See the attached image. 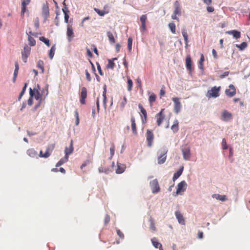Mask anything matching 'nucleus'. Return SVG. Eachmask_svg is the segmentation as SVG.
Listing matches in <instances>:
<instances>
[{
	"mask_svg": "<svg viewBox=\"0 0 250 250\" xmlns=\"http://www.w3.org/2000/svg\"><path fill=\"white\" fill-rule=\"evenodd\" d=\"M221 86H214L210 90H208L206 94V96L208 98H216L219 96L220 91L221 90Z\"/></svg>",
	"mask_w": 250,
	"mask_h": 250,
	"instance_id": "nucleus-1",
	"label": "nucleus"
},
{
	"mask_svg": "<svg viewBox=\"0 0 250 250\" xmlns=\"http://www.w3.org/2000/svg\"><path fill=\"white\" fill-rule=\"evenodd\" d=\"M150 187L152 192L154 194L157 193L160 191V188L157 179H154L150 182Z\"/></svg>",
	"mask_w": 250,
	"mask_h": 250,
	"instance_id": "nucleus-2",
	"label": "nucleus"
},
{
	"mask_svg": "<svg viewBox=\"0 0 250 250\" xmlns=\"http://www.w3.org/2000/svg\"><path fill=\"white\" fill-rule=\"evenodd\" d=\"M181 150L183 156V159L185 160H188L191 155L189 146H188L187 145H186L182 148Z\"/></svg>",
	"mask_w": 250,
	"mask_h": 250,
	"instance_id": "nucleus-3",
	"label": "nucleus"
},
{
	"mask_svg": "<svg viewBox=\"0 0 250 250\" xmlns=\"http://www.w3.org/2000/svg\"><path fill=\"white\" fill-rule=\"evenodd\" d=\"M179 100V98L178 97H173L172 99V101L174 103V111L176 114L180 112L182 107V105Z\"/></svg>",
	"mask_w": 250,
	"mask_h": 250,
	"instance_id": "nucleus-4",
	"label": "nucleus"
},
{
	"mask_svg": "<svg viewBox=\"0 0 250 250\" xmlns=\"http://www.w3.org/2000/svg\"><path fill=\"white\" fill-rule=\"evenodd\" d=\"M146 141L147 146L151 147L152 146L154 139V134L152 130L147 129L146 133Z\"/></svg>",
	"mask_w": 250,
	"mask_h": 250,
	"instance_id": "nucleus-5",
	"label": "nucleus"
},
{
	"mask_svg": "<svg viewBox=\"0 0 250 250\" xmlns=\"http://www.w3.org/2000/svg\"><path fill=\"white\" fill-rule=\"evenodd\" d=\"M229 87V89H226L225 90V94L228 96L232 97L234 96L236 94V89L235 86L232 84H230Z\"/></svg>",
	"mask_w": 250,
	"mask_h": 250,
	"instance_id": "nucleus-6",
	"label": "nucleus"
},
{
	"mask_svg": "<svg viewBox=\"0 0 250 250\" xmlns=\"http://www.w3.org/2000/svg\"><path fill=\"white\" fill-rule=\"evenodd\" d=\"M87 97V89L85 87L82 88V91L80 94V101L81 104H85V99Z\"/></svg>",
	"mask_w": 250,
	"mask_h": 250,
	"instance_id": "nucleus-7",
	"label": "nucleus"
},
{
	"mask_svg": "<svg viewBox=\"0 0 250 250\" xmlns=\"http://www.w3.org/2000/svg\"><path fill=\"white\" fill-rule=\"evenodd\" d=\"M186 68L189 73L192 71V60L191 57L189 55H187L186 59Z\"/></svg>",
	"mask_w": 250,
	"mask_h": 250,
	"instance_id": "nucleus-8",
	"label": "nucleus"
},
{
	"mask_svg": "<svg viewBox=\"0 0 250 250\" xmlns=\"http://www.w3.org/2000/svg\"><path fill=\"white\" fill-rule=\"evenodd\" d=\"M49 14V8L46 4H43L42 6V14L45 20H47Z\"/></svg>",
	"mask_w": 250,
	"mask_h": 250,
	"instance_id": "nucleus-9",
	"label": "nucleus"
},
{
	"mask_svg": "<svg viewBox=\"0 0 250 250\" xmlns=\"http://www.w3.org/2000/svg\"><path fill=\"white\" fill-rule=\"evenodd\" d=\"M187 188V184L185 181H182L180 182L177 185V190L179 192L185 191Z\"/></svg>",
	"mask_w": 250,
	"mask_h": 250,
	"instance_id": "nucleus-10",
	"label": "nucleus"
},
{
	"mask_svg": "<svg viewBox=\"0 0 250 250\" xmlns=\"http://www.w3.org/2000/svg\"><path fill=\"white\" fill-rule=\"evenodd\" d=\"M226 33L227 34L232 35L233 38H235V39H239L241 37L240 32L236 30L228 31H227Z\"/></svg>",
	"mask_w": 250,
	"mask_h": 250,
	"instance_id": "nucleus-11",
	"label": "nucleus"
},
{
	"mask_svg": "<svg viewBox=\"0 0 250 250\" xmlns=\"http://www.w3.org/2000/svg\"><path fill=\"white\" fill-rule=\"evenodd\" d=\"M153 246L156 249H159V250H164L162 244L158 242L156 238L154 237L151 239Z\"/></svg>",
	"mask_w": 250,
	"mask_h": 250,
	"instance_id": "nucleus-12",
	"label": "nucleus"
},
{
	"mask_svg": "<svg viewBox=\"0 0 250 250\" xmlns=\"http://www.w3.org/2000/svg\"><path fill=\"white\" fill-rule=\"evenodd\" d=\"M168 150L166 146H163L158 150L157 152V156L165 157L167 156Z\"/></svg>",
	"mask_w": 250,
	"mask_h": 250,
	"instance_id": "nucleus-13",
	"label": "nucleus"
},
{
	"mask_svg": "<svg viewBox=\"0 0 250 250\" xmlns=\"http://www.w3.org/2000/svg\"><path fill=\"white\" fill-rule=\"evenodd\" d=\"M174 13L175 14H177L178 16L181 15V9L180 7V3L178 1L176 0L174 4Z\"/></svg>",
	"mask_w": 250,
	"mask_h": 250,
	"instance_id": "nucleus-14",
	"label": "nucleus"
},
{
	"mask_svg": "<svg viewBox=\"0 0 250 250\" xmlns=\"http://www.w3.org/2000/svg\"><path fill=\"white\" fill-rule=\"evenodd\" d=\"M31 51V47L28 44H25L23 50L21 51V56H29Z\"/></svg>",
	"mask_w": 250,
	"mask_h": 250,
	"instance_id": "nucleus-15",
	"label": "nucleus"
},
{
	"mask_svg": "<svg viewBox=\"0 0 250 250\" xmlns=\"http://www.w3.org/2000/svg\"><path fill=\"white\" fill-rule=\"evenodd\" d=\"M175 214L178 222L181 225H185V220L183 215L178 211H175Z\"/></svg>",
	"mask_w": 250,
	"mask_h": 250,
	"instance_id": "nucleus-16",
	"label": "nucleus"
},
{
	"mask_svg": "<svg viewBox=\"0 0 250 250\" xmlns=\"http://www.w3.org/2000/svg\"><path fill=\"white\" fill-rule=\"evenodd\" d=\"M66 35L69 41L70 42L71 39L74 37V32L72 28L69 25H67Z\"/></svg>",
	"mask_w": 250,
	"mask_h": 250,
	"instance_id": "nucleus-17",
	"label": "nucleus"
},
{
	"mask_svg": "<svg viewBox=\"0 0 250 250\" xmlns=\"http://www.w3.org/2000/svg\"><path fill=\"white\" fill-rule=\"evenodd\" d=\"M29 98L27 100V104L29 106H31L33 104V97L34 96V93L31 87L29 88Z\"/></svg>",
	"mask_w": 250,
	"mask_h": 250,
	"instance_id": "nucleus-18",
	"label": "nucleus"
},
{
	"mask_svg": "<svg viewBox=\"0 0 250 250\" xmlns=\"http://www.w3.org/2000/svg\"><path fill=\"white\" fill-rule=\"evenodd\" d=\"M125 166L124 165H121V164L117 163V168L116 170V173L117 174H122L123 173L125 168Z\"/></svg>",
	"mask_w": 250,
	"mask_h": 250,
	"instance_id": "nucleus-19",
	"label": "nucleus"
},
{
	"mask_svg": "<svg viewBox=\"0 0 250 250\" xmlns=\"http://www.w3.org/2000/svg\"><path fill=\"white\" fill-rule=\"evenodd\" d=\"M181 31H182V34L184 39L185 43H186V45H188V33H187V29L185 26L183 27L182 28Z\"/></svg>",
	"mask_w": 250,
	"mask_h": 250,
	"instance_id": "nucleus-20",
	"label": "nucleus"
},
{
	"mask_svg": "<svg viewBox=\"0 0 250 250\" xmlns=\"http://www.w3.org/2000/svg\"><path fill=\"white\" fill-rule=\"evenodd\" d=\"M212 197L217 200L224 202L227 200L226 196L225 195H220L219 194H213Z\"/></svg>",
	"mask_w": 250,
	"mask_h": 250,
	"instance_id": "nucleus-21",
	"label": "nucleus"
},
{
	"mask_svg": "<svg viewBox=\"0 0 250 250\" xmlns=\"http://www.w3.org/2000/svg\"><path fill=\"white\" fill-rule=\"evenodd\" d=\"M131 128L132 130L134 135H136L137 133L136 125L135 124V119L133 116H132L131 118Z\"/></svg>",
	"mask_w": 250,
	"mask_h": 250,
	"instance_id": "nucleus-22",
	"label": "nucleus"
},
{
	"mask_svg": "<svg viewBox=\"0 0 250 250\" xmlns=\"http://www.w3.org/2000/svg\"><path fill=\"white\" fill-rule=\"evenodd\" d=\"M42 96H43L42 92H40V91H36V93H34V97H35V99L39 102L42 101Z\"/></svg>",
	"mask_w": 250,
	"mask_h": 250,
	"instance_id": "nucleus-23",
	"label": "nucleus"
},
{
	"mask_svg": "<svg viewBox=\"0 0 250 250\" xmlns=\"http://www.w3.org/2000/svg\"><path fill=\"white\" fill-rule=\"evenodd\" d=\"M54 148V146L53 145L48 146L46 149V151L44 153H43V156H41V157L47 158H48L50 155V153H49V151L50 149L52 150Z\"/></svg>",
	"mask_w": 250,
	"mask_h": 250,
	"instance_id": "nucleus-24",
	"label": "nucleus"
},
{
	"mask_svg": "<svg viewBox=\"0 0 250 250\" xmlns=\"http://www.w3.org/2000/svg\"><path fill=\"white\" fill-rule=\"evenodd\" d=\"M231 114L227 110H224L222 114V117L223 120H226L228 118H231Z\"/></svg>",
	"mask_w": 250,
	"mask_h": 250,
	"instance_id": "nucleus-25",
	"label": "nucleus"
},
{
	"mask_svg": "<svg viewBox=\"0 0 250 250\" xmlns=\"http://www.w3.org/2000/svg\"><path fill=\"white\" fill-rule=\"evenodd\" d=\"M178 124L179 123L178 120H175L173 122V125L171 127V129L174 133L177 132L179 130Z\"/></svg>",
	"mask_w": 250,
	"mask_h": 250,
	"instance_id": "nucleus-26",
	"label": "nucleus"
},
{
	"mask_svg": "<svg viewBox=\"0 0 250 250\" xmlns=\"http://www.w3.org/2000/svg\"><path fill=\"white\" fill-rule=\"evenodd\" d=\"M68 160V158L64 156L63 158L61 159L56 165V167H59L64 163L67 162Z\"/></svg>",
	"mask_w": 250,
	"mask_h": 250,
	"instance_id": "nucleus-27",
	"label": "nucleus"
},
{
	"mask_svg": "<svg viewBox=\"0 0 250 250\" xmlns=\"http://www.w3.org/2000/svg\"><path fill=\"white\" fill-rule=\"evenodd\" d=\"M74 148L72 146L65 147L64 150L65 156L68 158L69 155H70L73 151Z\"/></svg>",
	"mask_w": 250,
	"mask_h": 250,
	"instance_id": "nucleus-28",
	"label": "nucleus"
},
{
	"mask_svg": "<svg viewBox=\"0 0 250 250\" xmlns=\"http://www.w3.org/2000/svg\"><path fill=\"white\" fill-rule=\"evenodd\" d=\"M27 86V83H24V86H23L22 90L21 92V93L19 94V97H18V101H20L21 97L23 96V95L24 94L26 88Z\"/></svg>",
	"mask_w": 250,
	"mask_h": 250,
	"instance_id": "nucleus-29",
	"label": "nucleus"
},
{
	"mask_svg": "<svg viewBox=\"0 0 250 250\" xmlns=\"http://www.w3.org/2000/svg\"><path fill=\"white\" fill-rule=\"evenodd\" d=\"M27 154L30 157H34L37 155V152L33 148H30L27 150Z\"/></svg>",
	"mask_w": 250,
	"mask_h": 250,
	"instance_id": "nucleus-30",
	"label": "nucleus"
},
{
	"mask_svg": "<svg viewBox=\"0 0 250 250\" xmlns=\"http://www.w3.org/2000/svg\"><path fill=\"white\" fill-rule=\"evenodd\" d=\"M56 50V45L55 44H54L51 47L49 52V57L50 58V59H52L55 54V51Z\"/></svg>",
	"mask_w": 250,
	"mask_h": 250,
	"instance_id": "nucleus-31",
	"label": "nucleus"
},
{
	"mask_svg": "<svg viewBox=\"0 0 250 250\" xmlns=\"http://www.w3.org/2000/svg\"><path fill=\"white\" fill-rule=\"evenodd\" d=\"M107 36L108 37L109 42L113 44L115 42V40L114 39V36L111 32L108 31L107 32Z\"/></svg>",
	"mask_w": 250,
	"mask_h": 250,
	"instance_id": "nucleus-32",
	"label": "nucleus"
},
{
	"mask_svg": "<svg viewBox=\"0 0 250 250\" xmlns=\"http://www.w3.org/2000/svg\"><path fill=\"white\" fill-rule=\"evenodd\" d=\"M39 40L40 41L44 42V44L48 47H49L50 46V41L49 39L45 38L43 36H42L39 38Z\"/></svg>",
	"mask_w": 250,
	"mask_h": 250,
	"instance_id": "nucleus-33",
	"label": "nucleus"
},
{
	"mask_svg": "<svg viewBox=\"0 0 250 250\" xmlns=\"http://www.w3.org/2000/svg\"><path fill=\"white\" fill-rule=\"evenodd\" d=\"M94 10L100 16H104L105 14L108 13V11H104V10H101L97 8H94Z\"/></svg>",
	"mask_w": 250,
	"mask_h": 250,
	"instance_id": "nucleus-34",
	"label": "nucleus"
},
{
	"mask_svg": "<svg viewBox=\"0 0 250 250\" xmlns=\"http://www.w3.org/2000/svg\"><path fill=\"white\" fill-rule=\"evenodd\" d=\"M138 107H139V108L140 110V112H141V113L143 115L144 118H145V119L147 118V112H146V111L143 107L142 105H141V104H139V105H138Z\"/></svg>",
	"mask_w": 250,
	"mask_h": 250,
	"instance_id": "nucleus-35",
	"label": "nucleus"
},
{
	"mask_svg": "<svg viewBox=\"0 0 250 250\" xmlns=\"http://www.w3.org/2000/svg\"><path fill=\"white\" fill-rule=\"evenodd\" d=\"M236 47L241 51L244 50L247 46V43L245 42H242L240 44H236Z\"/></svg>",
	"mask_w": 250,
	"mask_h": 250,
	"instance_id": "nucleus-36",
	"label": "nucleus"
},
{
	"mask_svg": "<svg viewBox=\"0 0 250 250\" xmlns=\"http://www.w3.org/2000/svg\"><path fill=\"white\" fill-rule=\"evenodd\" d=\"M28 40L29 46H34L36 45V41L32 36H28Z\"/></svg>",
	"mask_w": 250,
	"mask_h": 250,
	"instance_id": "nucleus-37",
	"label": "nucleus"
},
{
	"mask_svg": "<svg viewBox=\"0 0 250 250\" xmlns=\"http://www.w3.org/2000/svg\"><path fill=\"white\" fill-rule=\"evenodd\" d=\"M168 27L172 33H175L176 27L174 22H171L168 24Z\"/></svg>",
	"mask_w": 250,
	"mask_h": 250,
	"instance_id": "nucleus-38",
	"label": "nucleus"
},
{
	"mask_svg": "<svg viewBox=\"0 0 250 250\" xmlns=\"http://www.w3.org/2000/svg\"><path fill=\"white\" fill-rule=\"evenodd\" d=\"M149 221L150 222V229L155 231L156 230V227H155V223L154 222L153 219L151 217H150L149 219Z\"/></svg>",
	"mask_w": 250,
	"mask_h": 250,
	"instance_id": "nucleus-39",
	"label": "nucleus"
},
{
	"mask_svg": "<svg viewBox=\"0 0 250 250\" xmlns=\"http://www.w3.org/2000/svg\"><path fill=\"white\" fill-rule=\"evenodd\" d=\"M158 157V164L159 165L163 164L166 161L167 156L161 157V156H157Z\"/></svg>",
	"mask_w": 250,
	"mask_h": 250,
	"instance_id": "nucleus-40",
	"label": "nucleus"
},
{
	"mask_svg": "<svg viewBox=\"0 0 250 250\" xmlns=\"http://www.w3.org/2000/svg\"><path fill=\"white\" fill-rule=\"evenodd\" d=\"M132 38L131 37H129L127 40V49L129 51H131L132 50Z\"/></svg>",
	"mask_w": 250,
	"mask_h": 250,
	"instance_id": "nucleus-41",
	"label": "nucleus"
},
{
	"mask_svg": "<svg viewBox=\"0 0 250 250\" xmlns=\"http://www.w3.org/2000/svg\"><path fill=\"white\" fill-rule=\"evenodd\" d=\"M184 170V167H181L175 173H174V175L177 176V177L179 178L182 174Z\"/></svg>",
	"mask_w": 250,
	"mask_h": 250,
	"instance_id": "nucleus-42",
	"label": "nucleus"
},
{
	"mask_svg": "<svg viewBox=\"0 0 250 250\" xmlns=\"http://www.w3.org/2000/svg\"><path fill=\"white\" fill-rule=\"evenodd\" d=\"M127 83L128 84L127 89L128 91H130L132 88L133 82L129 78H127Z\"/></svg>",
	"mask_w": 250,
	"mask_h": 250,
	"instance_id": "nucleus-43",
	"label": "nucleus"
},
{
	"mask_svg": "<svg viewBox=\"0 0 250 250\" xmlns=\"http://www.w3.org/2000/svg\"><path fill=\"white\" fill-rule=\"evenodd\" d=\"M156 99V96L154 94H151L149 97V102L150 104L154 102Z\"/></svg>",
	"mask_w": 250,
	"mask_h": 250,
	"instance_id": "nucleus-44",
	"label": "nucleus"
},
{
	"mask_svg": "<svg viewBox=\"0 0 250 250\" xmlns=\"http://www.w3.org/2000/svg\"><path fill=\"white\" fill-rule=\"evenodd\" d=\"M114 66H115V63L113 62V60L108 59V60L107 67L109 68L113 69Z\"/></svg>",
	"mask_w": 250,
	"mask_h": 250,
	"instance_id": "nucleus-45",
	"label": "nucleus"
},
{
	"mask_svg": "<svg viewBox=\"0 0 250 250\" xmlns=\"http://www.w3.org/2000/svg\"><path fill=\"white\" fill-rule=\"evenodd\" d=\"M99 170V171L100 173H101V172H104L106 174H108L109 172V169L108 168H104L102 167H100L98 169Z\"/></svg>",
	"mask_w": 250,
	"mask_h": 250,
	"instance_id": "nucleus-46",
	"label": "nucleus"
},
{
	"mask_svg": "<svg viewBox=\"0 0 250 250\" xmlns=\"http://www.w3.org/2000/svg\"><path fill=\"white\" fill-rule=\"evenodd\" d=\"M15 70L14 72V75H15V76H16V75H18V71L19 70V64H18V62H15Z\"/></svg>",
	"mask_w": 250,
	"mask_h": 250,
	"instance_id": "nucleus-47",
	"label": "nucleus"
},
{
	"mask_svg": "<svg viewBox=\"0 0 250 250\" xmlns=\"http://www.w3.org/2000/svg\"><path fill=\"white\" fill-rule=\"evenodd\" d=\"M222 148L224 150L225 149H228V146H227V142H226V141L225 140V139H223L222 140Z\"/></svg>",
	"mask_w": 250,
	"mask_h": 250,
	"instance_id": "nucleus-48",
	"label": "nucleus"
},
{
	"mask_svg": "<svg viewBox=\"0 0 250 250\" xmlns=\"http://www.w3.org/2000/svg\"><path fill=\"white\" fill-rule=\"evenodd\" d=\"M44 62L42 60H39L37 63V67L40 69H43Z\"/></svg>",
	"mask_w": 250,
	"mask_h": 250,
	"instance_id": "nucleus-49",
	"label": "nucleus"
},
{
	"mask_svg": "<svg viewBox=\"0 0 250 250\" xmlns=\"http://www.w3.org/2000/svg\"><path fill=\"white\" fill-rule=\"evenodd\" d=\"M34 26L36 29L39 27V19L36 17L34 20Z\"/></svg>",
	"mask_w": 250,
	"mask_h": 250,
	"instance_id": "nucleus-50",
	"label": "nucleus"
},
{
	"mask_svg": "<svg viewBox=\"0 0 250 250\" xmlns=\"http://www.w3.org/2000/svg\"><path fill=\"white\" fill-rule=\"evenodd\" d=\"M30 1H31V0H22L21 2V6L26 7L27 5H28L29 4Z\"/></svg>",
	"mask_w": 250,
	"mask_h": 250,
	"instance_id": "nucleus-51",
	"label": "nucleus"
},
{
	"mask_svg": "<svg viewBox=\"0 0 250 250\" xmlns=\"http://www.w3.org/2000/svg\"><path fill=\"white\" fill-rule=\"evenodd\" d=\"M147 17L146 15H143L140 17L141 23H146Z\"/></svg>",
	"mask_w": 250,
	"mask_h": 250,
	"instance_id": "nucleus-52",
	"label": "nucleus"
},
{
	"mask_svg": "<svg viewBox=\"0 0 250 250\" xmlns=\"http://www.w3.org/2000/svg\"><path fill=\"white\" fill-rule=\"evenodd\" d=\"M97 66V69L98 70V72L100 75L103 76L104 75V73L102 70V68L101 67V66L99 62H96Z\"/></svg>",
	"mask_w": 250,
	"mask_h": 250,
	"instance_id": "nucleus-53",
	"label": "nucleus"
},
{
	"mask_svg": "<svg viewBox=\"0 0 250 250\" xmlns=\"http://www.w3.org/2000/svg\"><path fill=\"white\" fill-rule=\"evenodd\" d=\"M86 79L88 82H90L91 81V78L90 77V75L87 70H85V71Z\"/></svg>",
	"mask_w": 250,
	"mask_h": 250,
	"instance_id": "nucleus-54",
	"label": "nucleus"
},
{
	"mask_svg": "<svg viewBox=\"0 0 250 250\" xmlns=\"http://www.w3.org/2000/svg\"><path fill=\"white\" fill-rule=\"evenodd\" d=\"M164 118H165L164 117H159V118L157 119V124L158 126H160L161 125Z\"/></svg>",
	"mask_w": 250,
	"mask_h": 250,
	"instance_id": "nucleus-55",
	"label": "nucleus"
},
{
	"mask_svg": "<svg viewBox=\"0 0 250 250\" xmlns=\"http://www.w3.org/2000/svg\"><path fill=\"white\" fill-rule=\"evenodd\" d=\"M126 98H125V97H124V98H123V101L121 102V107L122 109L124 108L125 104H126Z\"/></svg>",
	"mask_w": 250,
	"mask_h": 250,
	"instance_id": "nucleus-56",
	"label": "nucleus"
},
{
	"mask_svg": "<svg viewBox=\"0 0 250 250\" xmlns=\"http://www.w3.org/2000/svg\"><path fill=\"white\" fill-rule=\"evenodd\" d=\"M110 221V216L108 214H106L104 220V224L106 225Z\"/></svg>",
	"mask_w": 250,
	"mask_h": 250,
	"instance_id": "nucleus-57",
	"label": "nucleus"
},
{
	"mask_svg": "<svg viewBox=\"0 0 250 250\" xmlns=\"http://www.w3.org/2000/svg\"><path fill=\"white\" fill-rule=\"evenodd\" d=\"M229 71H226L220 76V78L223 79L228 76L229 74Z\"/></svg>",
	"mask_w": 250,
	"mask_h": 250,
	"instance_id": "nucleus-58",
	"label": "nucleus"
},
{
	"mask_svg": "<svg viewBox=\"0 0 250 250\" xmlns=\"http://www.w3.org/2000/svg\"><path fill=\"white\" fill-rule=\"evenodd\" d=\"M165 109L163 108L161 110V111L158 113L156 115V117H165V115L163 114V112L164 111Z\"/></svg>",
	"mask_w": 250,
	"mask_h": 250,
	"instance_id": "nucleus-59",
	"label": "nucleus"
},
{
	"mask_svg": "<svg viewBox=\"0 0 250 250\" xmlns=\"http://www.w3.org/2000/svg\"><path fill=\"white\" fill-rule=\"evenodd\" d=\"M117 233L118 236L122 239H123L124 238V235L122 231H120L119 229L117 230Z\"/></svg>",
	"mask_w": 250,
	"mask_h": 250,
	"instance_id": "nucleus-60",
	"label": "nucleus"
},
{
	"mask_svg": "<svg viewBox=\"0 0 250 250\" xmlns=\"http://www.w3.org/2000/svg\"><path fill=\"white\" fill-rule=\"evenodd\" d=\"M110 155L111 156H113L115 152V147L113 145H112L110 148Z\"/></svg>",
	"mask_w": 250,
	"mask_h": 250,
	"instance_id": "nucleus-61",
	"label": "nucleus"
},
{
	"mask_svg": "<svg viewBox=\"0 0 250 250\" xmlns=\"http://www.w3.org/2000/svg\"><path fill=\"white\" fill-rule=\"evenodd\" d=\"M62 11L63 12V14L69 13V12H70L69 10L68 9L67 6H63V8H62Z\"/></svg>",
	"mask_w": 250,
	"mask_h": 250,
	"instance_id": "nucleus-62",
	"label": "nucleus"
},
{
	"mask_svg": "<svg viewBox=\"0 0 250 250\" xmlns=\"http://www.w3.org/2000/svg\"><path fill=\"white\" fill-rule=\"evenodd\" d=\"M64 21L65 23H68V20H69V13H65L64 14Z\"/></svg>",
	"mask_w": 250,
	"mask_h": 250,
	"instance_id": "nucleus-63",
	"label": "nucleus"
},
{
	"mask_svg": "<svg viewBox=\"0 0 250 250\" xmlns=\"http://www.w3.org/2000/svg\"><path fill=\"white\" fill-rule=\"evenodd\" d=\"M207 10L209 13L213 12L214 10V8L212 6H208L207 7Z\"/></svg>",
	"mask_w": 250,
	"mask_h": 250,
	"instance_id": "nucleus-64",
	"label": "nucleus"
}]
</instances>
